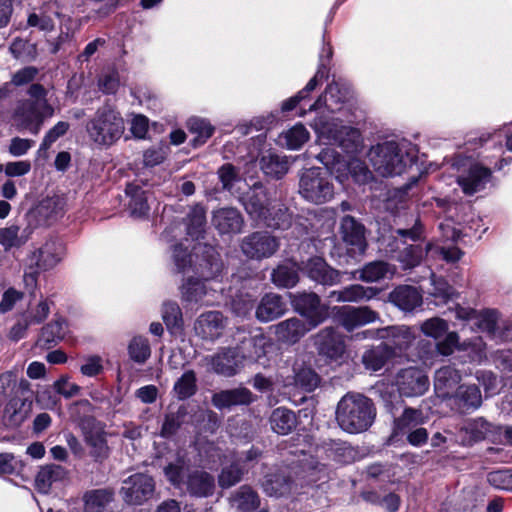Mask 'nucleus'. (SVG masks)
<instances>
[{
    "label": "nucleus",
    "instance_id": "obj_29",
    "mask_svg": "<svg viewBox=\"0 0 512 512\" xmlns=\"http://www.w3.org/2000/svg\"><path fill=\"white\" fill-rule=\"evenodd\" d=\"M212 224L221 234L239 233L243 219L235 208H220L213 212Z\"/></svg>",
    "mask_w": 512,
    "mask_h": 512
},
{
    "label": "nucleus",
    "instance_id": "obj_61",
    "mask_svg": "<svg viewBox=\"0 0 512 512\" xmlns=\"http://www.w3.org/2000/svg\"><path fill=\"white\" fill-rule=\"evenodd\" d=\"M348 174H350L354 181L359 184L368 183L373 179V174L366 164L357 158L347 161V175Z\"/></svg>",
    "mask_w": 512,
    "mask_h": 512
},
{
    "label": "nucleus",
    "instance_id": "obj_63",
    "mask_svg": "<svg viewBox=\"0 0 512 512\" xmlns=\"http://www.w3.org/2000/svg\"><path fill=\"white\" fill-rule=\"evenodd\" d=\"M69 123L65 121L57 122L44 136L42 143L38 149V154L45 153L50 146L61 136L65 135L69 130Z\"/></svg>",
    "mask_w": 512,
    "mask_h": 512
},
{
    "label": "nucleus",
    "instance_id": "obj_1",
    "mask_svg": "<svg viewBox=\"0 0 512 512\" xmlns=\"http://www.w3.org/2000/svg\"><path fill=\"white\" fill-rule=\"evenodd\" d=\"M206 257L201 261L197 253L202 250L200 245L195 246V254L188 251V246L180 243L173 247L172 260L176 271L183 274L184 282L180 287L182 299L188 303L204 302L205 297L210 294L212 289H208L205 282L214 279L222 271V262L211 247H205Z\"/></svg>",
    "mask_w": 512,
    "mask_h": 512
},
{
    "label": "nucleus",
    "instance_id": "obj_17",
    "mask_svg": "<svg viewBox=\"0 0 512 512\" xmlns=\"http://www.w3.org/2000/svg\"><path fill=\"white\" fill-rule=\"evenodd\" d=\"M274 199L276 197H273L261 183H255L242 197V202L247 213L253 219L261 221L271 208L269 202H273Z\"/></svg>",
    "mask_w": 512,
    "mask_h": 512
},
{
    "label": "nucleus",
    "instance_id": "obj_43",
    "mask_svg": "<svg viewBox=\"0 0 512 512\" xmlns=\"http://www.w3.org/2000/svg\"><path fill=\"white\" fill-rule=\"evenodd\" d=\"M260 166L266 175L279 179L287 173L289 162L286 156L268 153L262 156Z\"/></svg>",
    "mask_w": 512,
    "mask_h": 512
},
{
    "label": "nucleus",
    "instance_id": "obj_26",
    "mask_svg": "<svg viewBox=\"0 0 512 512\" xmlns=\"http://www.w3.org/2000/svg\"><path fill=\"white\" fill-rule=\"evenodd\" d=\"M226 326V319L218 311H210L200 315L195 323L196 333L203 339L218 338Z\"/></svg>",
    "mask_w": 512,
    "mask_h": 512
},
{
    "label": "nucleus",
    "instance_id": "obj_9",
    "mask_svg": "<svg viewBox=\"0 0 512 512\" xmlns=\"http://www.w3.org/2000/svg\"><path fill=\"white\" fill-rule=\"evenodd\" d=\"M299 193L309 202L323 204L334 197V186L326 171L313 167L302 172L299 180Z\"/></svg>",
    "mask_w": 512,
    "mask_h": 512
},
{
    "label": "nucleus",
    "instance_id": "obj_34",
    "mask_svg": "<svg viewBox=\"0 0 512 512\" xmlns=\"http://www.w3.org/2000/svg\"><path fill=\"white\" fill-rule=\"evenodd\" d=\"M378 292L379 290L377 288L354 284L347 286L342 290L331 291L329 298L337 302H359L375 297Z\"/></svg>",
    "mask_w": 512,
    "mask_h": 512
},
{
    "label": "nucleus",
    "instance_id": "obj_38",
    "mask_svg": "<svg viewBox=\"0 0 512 512\" xmlns=\"http://www.w3.org/2000/svg\"><path fill=\"white\" fill-rule=\"evenodd\" d=\"M310 139V133L302 123H297L278 136V144L289 150L300 149Z\"/></svg>",
    "mask_w": 512,
    "mask_h": 512
},
{
    "label": "nucleus",
    "instance_id": "obj_8",
    "mask_svg": "<svg viewBox=\"0 0 512 512\" xmlns=\"http://www.w3.org/2000/svg\"><path fill=\"white\" fill-rule=\"evenodd\" d=\"M54 115V108L48 101L32 102L24 100L18 103L12 115V124L19 131H28L37 135L46 118Z\"/></svg>",
    "mask_w": 512,
    "mask_h": 512
},
{
    "label": "nucleus",
    "instance_id": "obj_27",
    "mask_svg": "<svg viewBox=\"0 0 512 512\" xmlns=\"http://www.w3.org/2000/svg\"><path fill=\"white\" fill-rule=\"evenodd\" d=\"M461 374L451 366H445L435 372L434 388L438 397L449 399L459 387Z\"/></svg>",
    "mask_w": 512,
    "mask_h": 512
},
{
    "label": "nucleus",
    "instance_id": "obj_49",
    "mask_svg": "<svg viewBox=\"0 0 512 512\" xmlns=\"http://www.w3.org/2000/svg\"><path fill=\"white\" fill-rule=\"evenodd\" d=\"M206 210L202 205L191 207L186 218L187 234L192 238L198 239L205 231Z\"/></svg>",
    "mask_w": 512,
    "mask_h": 512
},
{
    "label": "nucleus",
    "instance_id": "obj_42",
    "mask_svg": "<svg viewBox=\"0 0 512 512\" xmlns=\"http://www.w3.org/2000/svg\"><path fill=\"white\" fill-rule=\"evenodd\" d=\"M231 506L243 512H249L259 506L258 494L249 486H241L230 498Z\"/></svg>",
    "mask_w": 512,
    "mask_h": 512
},
{
    "label": "nucleus",
    "instance_id": "obj_37",
    "mask_svg": "<svg viewBox=\"0 0 512 512\" xmlns=\"http://www.w3.org/2000/svg\"><path fill=\"white\" fill-rule=\"evenodd\" d=\"M317 159L326 167V172L335 175L338 181L343 182L347 178V161L333 148L323 149Z\"/></svg>",
    "mask_w": 512,
    "mask_h": 512
},
{
    "label": "nucleus",
    "instance_id": "obj_64",
    "mask_svg": "<svg viewBox=\"0 0 512 512\" xmlns=\"http://www.w3.org/2000/svg\"><path fill=\"white\" fill-rule=\"evenodd\" d=\"M487 481L497 489L512 491V472L509 470L492 471L487 475Z\"/></svg>",
    "mask_w": 512,
    "mask_h": 512
},
{
    "label": "nucleus",
    "instance_id": "obj_45",
    "mask_svg": "<svg viewBox=\"0 0 512 512\" xmlns=\"http://www.w3.org/2000/svg\"><path fill=\"white\" fill-rule=\"evenodd\" d=\"M66 322L57 318L42 328L41 335L37 341L40 346L51 347L59 342L66 333Z\"/></svg>",
    "mask_w": 512,
    "mask_h": 512
},
{
    "label": "nucleus",
    "instance_id": "obj_16",
    "mask_svg": "<svg viewBox=\"0 0 512 512\" xmlns=\"http://www.w3.org/2000/svg\"><path fill=\"white\" fill-rule=\"evenodd\" d=\"M396 384L401 395L416 397L423 395L427 391L429 380L422 370L410 367L398 373Z\"/></svg>",
    "mask_w": 512,
    "mask_h": 512
},
{
    "label": "nucleus",
    "instance_id": "obj_21",
    "mask_svg": "<svg viewBox=\"0 0 512 512\" xmlns=\"http://www.w3.org/2000/svg\"><path fill=\"white\" fill-rule=\"evenodd\" d=\"M272 346L270 338L263 333L244 336L235 348L242 361L256 362L264 357L267 349Z\"/></svg>",
    "mask_w": 512,
    "mask_h": 512
},
{
    "label": "nucleus",
    "instance_id": "obj_60",
    "mask_svg": "<svg viewBox=\"0 0 512 512\" xmlns=\"http://www.w3.org/2000/svg\"><path fill=\"white\" fill-rule=\"evenodd\" d=\"M111 499V493L105 490L88 492L85 495V512H101Z\"/></svg>",
    "mask_w": 512,
    "mask_h": 512
},
{
    "label": "nucleus",
    "instance_id": "obj_54",
    "mask_svg": "<svg viewBox=\"0 0 512 512\" xmlns=\"http://www.w3.org/2000/svg\"><path fill=\"white\" fill-rule=\"evenodd\" d=\"M128 353L134 362L145 363L151 355L148 339L144 336H134L128 344Z\"/></svg>",
    "mask_w": 512,
    "mask_h": 512
},
{
    "label": "nucleus",
    "instance_id": "obj_31",
    "mask_svg": "<svg viewBox=\"0 0 512 512\" xmlns=\"http://www.w3.org/2000/svg\"><path fill=\"white\" fill-rule=\"evenodd\" d=\"M286 311V304L281 296L274 293L264 295L256 308V317L261 322H269L280 316Z\"/></svg>",
    "mask_w": 512,
    "mask_h": 512
},
{
    "label": "nucleus",
    "instance_id": "obj_12",
    "mask_svg": "<svg viewBox=\"0 0 512 512\" xmlns=\"http://www.w3.org/2000/svg\"><path fill=\"white\" fill-rule=\"evenodd\" d=\"M154 490L155 483L152 477L136 473L123 481L120 493L126 503L141 505L153 496Z\"/></svg>",
    "mask_w": 512,
    "mask_h": 512
},
{
    "label": "nucleus",
    "instance_id": "obj_18",
    "mask_svg": "<svg viewBox=\"0 0 512 512\" xmlns=\"http://www.w3.org/2000/svg\"><path fill=\"white\" fill-rule=\"evenodd\" d=\"M349 98V90L341 87L339 83H330L323 95H321L309 108V111L318 112V116L329 117L325 111L335 112L341 109V105Z\"/></svg>",
    "mask_w": 512,
    "mask_h": 512
},
{
    "label": "nucleus",
    "instance_id": "obj_56",
    "mask_svg": "<svg viewBox=\"0 0 512 512\" xmlns=\"http://www.w3.org/2000/svg\"><path fill=\"white\" fill-rule=\"evenodd\" d=\"M426 250L420 245H409L399 252L397 260L402 264L403 269H411L419 265Z\"/></svg>",
    "mask_w": 512,
    "mask_h": 512
},
{
    "label": "nucleus",
    "instance_id": "obj_4",
    "mask_svg": "<svg viewBox=\"0 0 512 512\" xmlns=\"http://www.w3.org/2000/svg\"><path fill=\"white\" fill-rule=\"evenodd\" d=\"M125 121L117 108L111 104L99 107L86 124L90 141L99 147H110L124 134Z\"/></svg>",
    "mask_w": 512,
    "mask_h": 512
},
{
    "label": "nucleus",
    "instance_id": "obj_15",
    "mask_svg": "<svg viewBox=\"0 0 512 512\" xmlns=\"http://www.w3.org/2000/svg\"><path fill=\"white\" fill-rule=\"evenodd\" d=\"M64 254L65 250L60 242L48 240L40 248L31 252L26 261L31 263V267L49 271L62 261Z\"/></svg>",
    "mask_w": 512,
    "mask_h": 512
},
{
    "label": "nucleus",
    "instance_id": "obj_46",
    "mask_svg": "<svg viewBox=\"0 0 512 512\" xmlns=\"http://www.w3.org/2000/svg\"><path fill=\"white\" fill-rule=\"evenodd\" d=\"M65 202L63 198L54 196L40 202L36 208L37 215L46 223L56 220L64 213Z\"/></svg>",
    "mask_w": 512,
    "mask_h": 512
},
{
    "label": "nucleus",
    "instance_id": "obj_14",
    "mask_svg": "<svg viewBox=\"0 0 512 512\" xmlns=\"http://www.w3.org/2000/svg\"><path fill=\"white\" fill-rule=\"evenodd\" d=\"M84 442L89 454L95 460H102L109 454L107 432L104 425L89 419L82 426Z\"/></svg>",
    "mask_w": 512,
    "mask_h": 512
},
{
    "label": "nucleus",
    "instance_id": "obj_7",
    "mask_svg": "<svg viewBox=\"0 0 512 512\" xmlns=\"http://www.w3.org/2000/svg\"><path fill=\"white\" fill-rule=\"evenodd\" d=\"M492 161L487 164L470 158H458L453 167L457 172L456 180L463 193L474 195L484 190L492 179Z\"/></svg>",
    "mask_w": 512,
    "mask_h": 512
},
{
    "label": "nucleus",
    "instance_id": "obj_41",
    "mask_svg": "<svg viewBox=\"0 0 512 512\" xmlns=\"http://www.w3.org/2000/svg\"><path fill=\"white\" fill-rule=\"evenodd\" d=\"M425 422L422 411L406 408L402 415L395 419L393 433L394 435H407L410 431Z\"/></svg>",
    "mask_w": 512,
    "mask_h": 512
},
{
    "label": "nucleus",
    "instance_id": "obj_22",
    "mask_svg": "<svg viewBox=\"0 0 512 512\" xmlns=\"http://www.w3.org/2000/svg\"><path fill=\"white\" fill-rule=\"evenodd\" d=\"M255 396L246 387L221 390L212 395L211 402L218 410L231 409L234 406L249 405L254 402Z\"/></svg>",
    "mask_w": 512,
    "mask_h": 512
},
{
    "label": "nucleus",
    "instance_id": "obj_33",
    "mask_svg": "<svg viewBox=\"0 0 512 512\" xmlns=\"http://www.w3.org/2000/svg\"><path fill=\"white\" fill-rule=\"evenodd\" d=\"M31 234L32 229L30 227L21 229L15 224L0 227V246L5 251H9L12 248H20L31 238Z\"/></svg>",
    "mask_w": 512,
    "mask_h": 512
},
{
    "label": "nucleus",
    "instance_id": "obj_25",
    "mask_svg": "<svg viewBox=\"0 0 512 512\" xmlns=\"http://www.w3.org/2000/svg\"><path fill=\"white\" fill-rule=\"evenodd\" d=\"M277 339L283 343L295 344L312 328L305 321L292 317L279 322L274 326Z\"/></svg>",
    "mask_w": 512,
    "mask_h": 512
},
{
    "label": "nucleus",
    "instance_id": "obj_2",
    "mask_svg": "<svg viewBox=\"0 0 512 512\" xmlns=\"http://www.w3.org/2000/svg\"><path fill=\"white\" fill-rule=\"evenodd\" d=\"M375 172L384 177L401 175L417 158L416 146L406 140H389L372 146L367 153Z\"/></svg>",
    "mask_w": 512,
    "mask_h": 512
},
{
    "label": "nucleus",
    "instance_id": "obj_47",
    "mask_svg": "<svg viewBox=\"0 0 512 512\" xmlns=\"http://www.w3.org/2000/svg\"><path fill=\"white\" fill-rule=\"evenodd\" d=\"M272 282L280 288H291L299 280L298 268L295 263H284L273 270L271 274Z\"/></svg>",
    "mask_w": 512,
    "mask_h": 512
},
{
    "label": "nucleus",
    "instance_id": "obj_13",
    "mask_svg": "<svg viewBox=\"0 0 512 512\" xmlns=\"http://www.w3.org/2000/svg\"><path fill=\"white\" fill-rule=\"evenodd\" d=\"M279 248V241L268 232H254L241 243L242 252L251 259L261 260L271 257Z\"/></svg>",
    "mask_w": 512,
    "mask_h": 512
},
{
    "label": "nucleus",
    "instance_id": "obj_62",
    "mask_svg": "<svg viewBox=\"0 0 512 512\" xmlns=\"http://www.w3.org/2000/svg\"><path fill=\"white\" fill-rule=\"evenodd\" d=\"M244 473L240 460H236L230 466L224 467L219 475V485L223 488H229L241 480Z\"/></svg>",
    "mask_w": 512,
    "mask_h": 512
},
{
    "label": "nucleus",
    "instance_id": "obj_23",
    "mask_svg": "<svg viewBox=\"0 0 512 512\" xmlns=\"http://www.w3.org/2000/svg\"><path fill=\"white\" fill-rule=\"evenodd\" d=\"M301 270L311 280L323 285H335L340 282V273L331 268L321 257L310 258Z\"/></svg>",
    "mask_w": 512,
    "mask_h": 512
},
{
    "label": "nucleus",
    "instance_id": "obj_6",
    "mask_svg": "<svg viewBox=\"0 0 512 512\" xmlns=\"http://www.w3.org/2000/svg\"><path fill=\"white\" fill-rule=\"evenodd\" d=\"M311 128L318 139L328 144H336L346 152L352 153L362 145V136L358 129L345 126L335 118L317 116Z\"/></svg>",
    "mask_w": 512,
    "mask_h": 512
},
{
    "label": "nucleus",
    "instance_id": "obj_5",
    "mask_svg": "<svg viewBox=\"0 0 512 512\" xmlns=\"http://www.w3.org/2000/svg\"><path fill=\"white\" fill-rule=\"evenodd\" d=\"M167 480L177 488L186 489L193 495L206 497L215 487L214 478L206 472H190L189 464L183 455L177 454L174 460L164 467Z\"/></svg>",
    "mask_w": 512,
    "mask_h": 512
},
{
    "label": "nucleus",
    "instance_id": "obj_10",
    "mask_svg": "<svg viewBox=\"0 0 512 512\" xmlns=\"http://www.w3.org/2000/svg\"><path fill=\"white\" fill-rule=\"evenodd\" d=\"M363 334L366 338L383 340V346L393 358L402 356L416 339L413 328L405 325L366 330Z\"/></svg>",
    "mask_w": 512,
    "mask_h": 512
},
{
    "label": "nucleus",
    "instance_id": "obj_40",
    "mask_svg": "<svg viewBox=\"0 0 512 512\" xmlns=\"http://www.w3.org/2000/svg\"><path fill=\"white\" fill-rule=\"evenodd\" d=\"M269 421L271 429L280 435L289 434L296 427L297 423L295 413L284 407L274 409Z\"/></svg>",
    "mask_w": 512,
    "mask_h": 512
},
{
    "label": "nucleus",
    "instance_id": "obj_59",
    "mask_svg": "<svg viewBox=\"0 0 512 512\" xmlns=\"http://www.w3.org/2000/svg\"><path fill=\"white\" fill-rule=\"evenodd\" d=\"M294 384L305 391H313L319 384L318 375L309 367L295 368Z\"/></svg>",
    "mask_w": 512,
    "mask_h": 512
},
{
    "label": "nucleus",
    "instance_id": "obj_11",
    "mask_svg": "<svg viewBox=\"0 0 512 512\" xmlns=\"http://www.w3.org/2000/svg\"><path fill=\"white\" fill-rule=\"evenodd\" d=\"M291 299L295 311L307 320L306 324L312 329L329 317V307L321 303L320 297L315 293L291 294Z\"/></svg>",
    "mask_w": 512,
    "mask_h": 512
},
{
    "label": "nucleus",
    "instance_id": "obj_28",
    "mask_svg": "<svg viewBox=\"0 0 512 512\" xmlns=\"http://www.w3.org/2000/svg\"><path fill=\"white\" fill-rule=\"evenodd\" d=\"M210 363L215 373L225 377L236 375L239 368L243 365V361L235 348L223 349L211 357Z\"/></svg>",
    "mask_w": 512,
    "mask_h": 512
},
{
    "label": "nucleus",
    "instance_id": "obj_48",
    "mask_svg": "<svg viewBox=\"0 0 512 512\" xmlns=\"http://www.w3.org/2000/svg\"><path fill=\"white\" fill-rule=\"evenodd\" d=\"M395 268L383 261L368 263L360 272V279L364 282H377L394 275Z\"/></svg>",
    "mask_w": 512,
    "mask_h": 512
},
{
    "label": "nucleus",
    "instance_id": "obj_55",
    "mask_svg": "<svg viewBox=\"0 0 512 512\" xmlns=\"http://www.w3.org/2000/svg\"><path fill=\"white\" fill-rule=\"evenodd\" d=\"M196 375L192 370L186 371L174 384L173 390L179 399H187L196 392Z\"/></svg>",
    "mask_w": 512,
    "mask_h": 512
},
{
    "label": "nucleus",
    "instance_id": "obj_58",
    "mask_svg": "<svg viewBox=\"0 0 512 512\" xmlns=\"http://www.w3.org/2000/svg\"><path fill=\"white\" fill-rule=\"evenodd\" d=\"M420 330L425 336L439 340L448 332L449 324L442 318L432 317L421 323Z\"/></svg>",
    "mask_w": 512,
    "mask_h": 512
},
{
    "label": "nucleus",
    "instance_id": "obj_24",
    "mask_svg": "<svg viewBox=\"0 0 512 512\" xmlns=\"http://www.w3.org/2000/svg\"><path fill=\"white\" fill-rule=\"evenodd\" d=\"M68 477V471L57 464H47L40 467L35 477V488L38 492L47 494L62 484Z\"/></svg>",
    "mask_w": 512,
    "mask_h": 512
},
{
    "label": "nucleus",
    "instance_id": "obj_53",
    "mask_svg": "<svg viewBox=\"0 0 512 512\" xmlns=\"http://www.w3.org/2000/svg\"><path fill=\"white\" fill-rule=\"evenodd\" d=\"M393 358L386 348L382 345L367 350L362 356V362L365 367L372 371L380 370L387 360Z\"/></svg>",
    "mask_w": 512,
    "mask_h": 512
},
{
    "label": "nucleus",
    "instance_id": "obj_39",
    "mask_svg": "<svg viewBox=\"0 0 512 512\" xmlns=\"http://www.w3.org/2000/svg\"><path fill=\"white\" fill-rule=\"evenodd\" d=\"M271 208L267 210V213L264 215L260 222H263L265 225L278 228V229H287L291 226V215L288 213L287 208L276 198L273 202H269Z\"/></svg>",
    "mask_w": 512,
    "mask_h": 512
},
{
    "label": "nucleus",
    "instance_id": "obj_51",
    "mask_svg": "<svg viewBox=\"0 0 512 512\" xmlns=\"http://www.w3.org/2000/svg\"><path fill=\"white\" fill-rule=\"evenodd\" d=\"M126 193L131 197L129 204L131 213L136 217L145 216L149 211L146 192L135 184H128Z\"/></svg>",
    "mask_w": 512,
    "mask_h": 512
},
{
    "label": "nucleus",
    "instance_id": "obj_19",
    "mask_svg": "<svg viewBox=\"0 0 512 512\" xmlns=\"http://www.w3.org/2000/svg\"><path fill=\"white\" fill-rule=\"evenodd\" d=\"M314 343L319 354L331 361H338L345 354L342 336L333 328H324L314 336Z\"/></svg>",
    "mask_w": 512,
    "mask_h": 512
},
{
    "label": "nucleus",
    "instance_id": "obj_44",
    "mask_svg": "<svg viewBox=\"0 0 512 512\" xmlns=\"http://www.w3.org/2000/svg\"><path fill=\"white\" fill-rule=\"evenodd\" d=\"M27 417L25 403L21 398L15 397L8 401L5 405L2 423L7 427L19 426Z\"/></svg>",
    "mask_w": 512,
    "mask_h": 512
},
{
    "label": "nucleus",
    "instance_id": "obj_30",
    "mask_svg": "<svg viewBox=\"0 0 512 512\" xmlns=\"http://www.w3.org/2000/svg\"><path fill=\"white\" fill-rule=\"evenodd\" d=\"M461 412L475 410L482 404V395L476 385H461L449 398Z\"/></svg>",
    "mask_w": 512,
    "mask_h": 512
},
{
    "label": "nucleus",
    "instance_id": "obj_32",
    "mask_svg": "<svg viewBox=\"0 0 512 512\" xmlns=\"http://www.w3.org/2000/svg\"><path fill=\"white\" fill-rule=\"evenodd\" d=\"M343 240L351 245L353 251L363 253L366 248L364 227L353 217L345 216L341 221Z\"/></svg>",
    "mask_w": 512,
    "mask_h": 512
},
{
    "label": "nucleus",
    "instance_id": "obj_20",
    "mask_svg": "<svg viewBox=\"0 0 512 512\" xmlns=\"http://www.w3.org/2000/svg\"><path fill=\"white\" fill-rule=\"evenodd\" d=\"M336 309L337 320L347 331H352L359 326L373 323L379 319V314L368 306H343Z\"/></svg>",
    "mask_w": 512,
    "mask_h": 512
},
{
    "label": "nucleus",
    "instance_id": "obj_50",
    "mask_svg": "<svg viewBox=\"0 0 512 512\" xmlns=\"http://www.w3.org/2000/svg\"><path fill=\"white\" fill-rule=\"evenodd\" d=\"M187 129L195 134L194 145L204 144L214 133L213 125L204 118L193 116L187 120Z\"/></svg>",
    "mask_w": 512,
    "mask_h": 512
},
{
    "label": "nucleus",
    "instance_id": "obj_36",
    "mask_svg": "<svg viewBox=\"0 0 512 512\" xmlns=\"http://www.w3.org/2000/svg\"><path fill=\"white\" fill-rule=\"evenodd\" d=\"M390 301L403 311H412L422 303V295L412 286H399L390 293Z\"/></svg>",
    "mask_w": 512,
    "mask_h": 512
},
{
    "label": "nucleus",
    "instance_id": "obj_3",
    "mask_svg": "<svg viewBox=\"0 0 512 512\" xmlns=\"http://www.w3.org/2000/svg\"><path fill=\"white\" fill-rule=\"evenodd\" d=\"M375 414L369 398L358 393H347L338 402L336 420L344 431L360 433L372 425Z\"/></svg>",
    "mask_w": 512,
    "mask_h": 512
},
{
    "label": "nucleus",
    "instance_id": "obj_52",
    "mask_svg": "<svg viewBox=\"0 0 512 512\" xmlns=\"http://www.w3.org/2000/svg\"><path fill=\"white\" fill-rule=\"evenodd\" d=\"M262 486L269 496H281L290 491V481L282 473L267 475Z\"/></svg>",
    "mask_w": 512,
    "mask_h": 512
},
{
    "label": "nucleus",
    "instance_id": "obj_57",
    "mask_svg": "<svg viewBox=\"0 0 512 512\" xmlns=\"http://www.w3.org/2000/svg\"><path fill=\"white\" fill-rule=\"evenodd\" d=\"M276 116L272 113L267 115L257 116L252 118L250 121L240 124L237 130L242 135L250 134L254 131L260 132L270 128L275 122Z\"/></svg>",
    "mask_w": 512,
    "mask_h": 512
},
{
    "label": "nucleus",
    "instance_id": "obj_35",
    "mask_svg": "<svg viewBox=\"0 0 512 512\" xmlns=\"http://www.w3.org/2000/svg\"><path fill=\"white\" fill-rule=\"evenodd\" d=\"M490 431V424L483 418L470 419L460 428L459 438L464 445H472L485 439Z\"/></svg>",
    "mask_w": 512,
    "mask_h": 512
}]
</instances>
